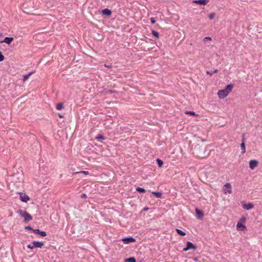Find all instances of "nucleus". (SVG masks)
Returning <instances> with one entry per match:
<instances>
[{"label": "nucleus", "mask_w": 262, "mask_h": 262, "mask_svg": "<svg viewBox=\"0 0 262 262\" xmlns=\"http://www.w3.org/2000/svg\"><path fill=\"white\" fill-rule=\"evenodd\" d=\"M233 86V84H229L226 86L225 89L219 90L217 92V95L219 98L224 99L227 97L228 94L232 91Z\"/></svg>", "instance_id": "f257e3e1"}, {"label": "nucleus", "mask_w": 262, "mask_h": 262, "mask_svg": "<svg viewBox=\"0 0 262 262\" xmlns=\"http://www.w3.org/2000/svg\"><path fill=\"white\" fill-rule=\"evenodd\" d=\"M17 213L24 218L25 222H28L32 220V216L24 210L19 209L17 211Z\"/></svg>", "instance_id": "f03ea898"}, {"label": "nucleus", "mask_w": 262, "mask_h": 262, "mask_svg": "<svg viewBox=\"0 0 262 262\" xmlns=\"http://www.w3.org/2000/svg\"><path fill=\"white\" fill-rule=\"evenodd\" d=\"M191 249L196 250V247L191 242H187L186 243V247L183 249V251H187Z\"/></svg>", "instance_id": "7ed1b4c3"}, {"label": "nucleus", "mask_w": 262, "mask_h": 262, "mask_svg": "<svg viewBox=\"0 0 262 262\" xmlns=\"http://www.w3.org/2000/svg\"><path fill=\"white\" fill-rule=\"evenodd\" d=\"M19 194L20 195V200L22 202L27 203L30 200V198L25 193L20 192Z\"/></svg>", "instance_id": "20e7f679"}, {"label": "nucleus", "mask_w": 262, "mask_h": 262, "mask_svg": "<svg viewBox=\"0 0 262 262\" xmlns=\"http://www.w3.org/2000/svg\"><path fill=\"white\" fill-rule=\"evenodd\" d=\"M258 162L256 160H251L249 162V167L251 169H254L258 166Z\"/></svg>", "instance_id": "39448f33"}, {"label": "nucleus", "mask_w": 262, "mask_h": 262, "mask_svg": "<svg viewBox=\"0 0 262 262\" xmlns=\"http://www.w3.org/2000/svg\"><path fill=\"white\" fill-rule=\"evenodd\" d=\"M242 203L243 207L246 210H250L254 207V205L252 203H246L243 202Z\"/></svg>", "instance_id": "423d86ee"}, {"label": "nucleus", "mask_w": 262, "mask_h": 262, "mask_svg": "<svg viewBox=\"0 0 262 262\" xmlns=\"http://www.w3.org/2000/svg\"><path fill=\"white\" fill-rule=\"evenodd\" d=\"M13 40L14 38L12 37H6L3 40L1 41V43L5 42L8 45H10Z\"/></svg>", "instance_id": "0eeeda50"}, {"label": "nucleus", "mask_w": 262, "mask_h": 262, "mask_svg": "<svg viewBox=\"0 0 262 262\" xmlns=\"http://www.w3.org/2000/svg\"><path fill=\"white\" fill-rule=\"evenodd\" d=\"M122 241L125 244H129L130 243L135 242L136 241V239L133 237H129L123 238Z\"/></svg>", "instance_id": "6e6552de"}, {"label": "nucleus", "mask_w": 262, "mask_h": 262, "mask_svg": "<svg viewBox=\"0 0 262 262\" xmlns=\"http://www.w3.org/2000/svg\"><path fill=\"white\" fill-rule=\"evenodd\" d=\"M224 187H225L227 189V190H226V189H224L225 193H226L227 192L229 193H231L232 192L231 186V184L229 183H226L224 185Z\"/></svg>", "instance_id": "1a4fd4ad"}, {"label": "nucleus", "mask_w": 262, "mask_h": 262, "mask_svg": "<svg viewBox=\"0 0 262 262\" xmlns=\"http://www.w3.org/2000/svg\"><path fill=\"white\" fill-rule=\"evenodd\" d=\"M209 2V0H194L193 1V3L200 5H206Z\"/></svg>", "instance_id": "9d476101"}, {"label": "nucleus", "mask_w": 262, "mask_h": 262, "mask_svg": "<svg viewBox=\"0 0 262 262\" xmlns=\"http://www.w3.org/2000/svg\"><path fill=\"white\" fill-rule=\"evenodd\" d=\"M245 134L243 133L242 134V142L241 144V149L242 150L243 153L245 152Z\"/></svg>", "instance_id": "9b49d317"}, {"label": "nucleus", "mask_w": 262, "mask_h": 262, "mask_svg": "<svg viewBox=\"0 0 262 262\" xmlns=\"http://www.w3.org/2000/svg\"><path fill=\"white\" fill-rule=\"evenodd\" d=\"M34 248H41L43 246V243L41 242L35 241L32 243Z\"/></svg>", "instance_id": "f8f14e48"}, {"label": "nucleus", "mask_w": 262, "mask_h": 262, "mask_svg": "<svg viewBox=\"0 0 262 262\" xmlns=\"http://www.w3.org/2000/svg\"><path fill=\"white\" fill-rule=\"evenodd\" d=\"M237 229L241 231H244L246 229V227L243 223L238 222L237 224Z\"/></svg>", "instance_id": "ddd939ff"}, {"label": "nucleus", "mask_w": 262, "mask_h": 262, "mask_svg": "<svg viewBox=\"0 0 262 262\" xmlns=\"http://www.w3.org/2000/svg\"><path fill=\"white\" fill-rule=\"evenodd\" d=\"M102 12L103 15L107 16H110L112 14V11L108 9H103Z\"/></svg>", "instance_id": "4468645a"}, {"label": "nucleus", "mask_w": 262, "mask_h": 262, "mask_svg": "<svg viewBox=\"0 0 262 262\" xmlns=\"http://www.w3.org/2000/svg\"><path fill=\"white\" fill-rule=\"evenodd\" d=\"M200 148V146H198L195 147V148H194L195 154L196 155V156L200 157V158H202L203 157V155L202 153L198 152L197 151L198 148Z\"/></svg>", "instance_id": "2eb2a0df"}, {"label": "nucleus", "mask_w": 262, "mask_h": 262, "mask_svg": "<svg viewBox=\"0 0 262 262\" xmlns=\"http://www.w3.org/2000/svg\"><path fill=\"white\" fill-rule=\"evenodd\" d=\"M196 213L197 215L198 216V218H201L202 216L204 215L203 212L200 210L199 209L196 208Z\"/></svg>", "instance_id": "dca6fc26"}, {"label": "nucleus", "mask_w": 262, "mask_h": 262, "mask_svg": "<svg viewBox=\"0 0 262 262\" xmlns=\"http://www.w3.org/2000/svg\"><path fill=\"white\" fill-rule=\"evenodd\" d=\"M176 230L177 233L180 235L185 236L186 235V233L180 229H176Z\"/></svg>", "instance_id": "f3484780"}, {"label": "nucleus", "mask_w": 262, "mask_h": 262, "mask_svg": "<svg viewBox=\"0 0 262 262\" xmlns=\"http://www.w3.org/2000/svg\"><path fill=\"white\" fill-rule=\"evenodd\" d=\"M152 193L154 194L157 198H161L162 197V193L160 192H152Z\"/></svg>", "instance_id": "a211bd4d"}, {"label": "nucleus", "mask_w": 262, "mask_h": 262, "mask_svg": "<svg viewBox=\"0 0 262 262\" xmlns=\"http://www.w3.org/2000/svg\"><path fill=\"white\" fill-rule=\"evenodd\" d=\"M157 163L159 167H161L163 165V161L159 158L157 159Z\"/></svg>", "instance_id": "6ab92c4d"}, {"label": "nucleus", "mask_w": 262, "mask_h": 262, "mask_svg": "<svg viewBox=\"0 0 262 262\" xmlns=\"http://www.w3.org/2000/svg\"><path fill=\"white\" fill-rule=\"evenodd\" d=\"M56 108L58 110H61L63 108V103H57L56 106Z\"/></svg>", "instance_id": "aec40b11"}, {"label": "nucleus", "mask_w": 262, "mask_h": 262, "mask_svg": "<svg viewBox=\"0 0 262 262\" xmlns=\"http://www.w3.org/2000/svg\"><path fill=\"white\" fill-rule=\"evenodd\" d=\"M136 190L138 192H140V193H144L146 192V190L144 188H141L140 187H138L136 188Z\"/></svg>", "instance_id": "412c9836"}, {"label": "nucleus", "mask_w": 262, "mask_h": 262, "mask_svg": "<svg viewBox=\"0 0 262 262\" xmlns=\"http://www.w3.org/2000/svg\"><path fill=\"white\" fill-rule=\"evenodd\" d=\"M127 262H136V259L134 257H132L126 259Z\"/></svg>", "instance_id": "4be33fe9"}, {"label": "nucleus", "mask_w": 262, "mask_h": 262, "mask_svg": "<svg viewBox=\"0 0 262 262\" xmlns=\"http://www.w3.org/2000/svg\"><path fill=\"white\" fill-rule=\"evenodd\" d=\"M152 35L156 37V38H159V33L157 32V31H156L155 30H152Z\"/></svg>", "instance_id": "5701e85b"}, {"label": "nucleus", "mask_w": 262, "mask_h": 262, "mask_svg": "<svg viewBox=\"0 0 262 262\" xmlns=\"http://www.w3.org/2000/svg\"><path fill=\"white\" fill-rule=\"evenodd\" d=\"M33 73V72H31L30 73H29V74H27L25 75H24V81H26V80H27L29 77H30V76Z\"/></svg>", "instance_id": "b1692460"}, {"label": "nucleus", "mask_w": 262, "mask_h": 262, "mask_svg": "<svg viewBox=\"0 0 262 262\" xmlns=\"http://www.w3.org/2000/svg\"><path fill=\"white\" fill-rule=\"evenodd\" d=\"M185 114H189L191 116H196L197 115L195 114V113L194 112H191V111H186L185 112Z\"/></svg>", "instance_id": "393cba45"}, {"label": "nucleus", "mask_w": 262, "mask_h": 262, "mask_svg": "<svg viewBox=\"0 0 262 262\" xmlns=\"http://www.w3.org/2000/svg\"><path fill=\"white\" fill-rule=\"evenodd\" d=\"M38 235H39L40 236H41L42 237H45L47 235V233L43 231H40Z\"/></svg>", "instance_id": "a878e982"}, {"label": "nucleus", "mask_w": 262, "mask_h": 262, "mask_svg": "<svg viewBox=\"0 0 262 262\" xmlns=\"http://www.w3.org/2000/svg\"><path fill=\"white\" fill-rule=\"evenodd\" d=\"M96 139L97 140H104L105 139V137L102 135H99L98 136L96 137Z\"/></svg>", "instance_id": "bb28decb"}, {"label": "nucleus", "mask_w": 262, "mask_h": 262, "mask_svg": "<svg viewBox=\"0 0 262 262\" xmlns=\"http://www.w3.org/2000/svg\"><path fill=\"white\" fill-rule=\"evenodd\" d=\"M215 15V13H211L209 14V15H208V17L210 19H212L214 18Z\"/></svg>", "instance_id": "cd10ccee"}, {"label": "nucleus", "mask_w": 262, "mask_h": 262, "mask_svg": "<svg viewBox=\"0 0 262 262\" xmlns=\"http://www.w3.org/2000/svg\"><path fill=\"white\" fill-rule=\"evenodd\" d=\"M5 59V57L0 51V61H3Z\"/></svg>", "instance_id": "c85d7f7f"}, {"label": "nucleus", "mask_w": 262, "mask_h": 262, "mask_svg": "<svg viewBox=\"0 0 262 262\" xmlns=\"http://www.w3.org/2000/svg\"><path fill=\"white\" fill-rule=\"evenodd\" d=\"M246 217L245 216H242L241 219H240V220H239V222L243 223H245L246 222Z\"/></svg>", "instance_id": "c756f323"}, {"label": "nucleus", "mask_w": 262, "mask_h": 262, "mask_svg": "<svg viewBox=\"0 0 262 262\" xmlns=\"http://www.w3.org/2000/svg\"><path fill=\"white\" fill-rule=\"evenodd\" d=\"M25 229L26 230H31L32 231H33V230L32 227L31 226H27L25 227Z\"/></svg>", "instance_id": "7c9ffc66"}, {"label": "nucleus", "mask_w": 262, "mask_h": 262, "mask_svg": "<svg viewBox=\"0 0 262 262\" xmlns=\"http://www.w3.org/2000/svg\"><path fill=\"white\" fill-rule=\"evenodd\" d=\"M40 230L39 229H34L33 230V232L35 233V234H39V232Z\"/></svg>", "instance_id": "2f4dec72"}, {"label": "nucleus", "mask_w": 262, "mask_h": 262, "mask_svg": "<svg viewBox=\"0 0 262 262\" xmlns=\"http://www.w3.org/2000/svg\"><path fill=\"white\" fill-rule=\"evenodd\" d=\"M106 93H110V94H112V93H116V91H114V90H107L106 91Z\"/></svg>", "instance_id": "473e14b6"}, {"label": "nucleus", "mask_w": 262, "mask_h": 262, "mask_svg": "<svg viewBox=\"0 0 262 262\" xmlns=\"http://www.w3.org/2000/svg\"><path fill=\"white\" fill-rule=\"evenodd\" d=\"M84 173L85 174H89V171H82L76 172L75 173Z\"/></svg>", "instance_id": "72a5a7b5"}, {"label": "nucleus", "mask_w": 262, "mask_h": 262, "mask_svg": "<svg viewBox=\"0 0 262 262\" xmlns=\"http://www.w3.org/2000/svg\"><path fill=\"white\" fill-rule=\"evenodd\" d=\"M150 21H151V23L152 24H155L156 23V20H155V18H154V17H151L150 18Z\"/></svg>", "instance_id": "f704fd0d"}, {"label": "nucleus", "mask_w": 262, "mask_h": 262, "mask_svg": "<svg viewBox=\"0 0 262 262\" xmlns=\"http://www.w3.org/2000/svg\"><path fill=\"white\" fill-rule=\"evenodd\" d=\"M27 247L30 249H32L34 248V246H33V244H29L27 245Z\"/></svg>", "instance_id": "c9c22d12"}, {"label": "nucleus", "mask_w": 262, "mask_h": 262, "mask_svg": "<svg viewBox=\"0 0 262 262\" xmlns=\"http://www.w3.org/2000/svg\"><path fill=\"white\" fill-rule=\"evenodd\" d=\"M211 40V38L210 37H205L204 38V41H206V40Z\"/></svg>", "instance_id": "e433bc0d"}, {"label": "nucleus", "mask_w": 262, "mask_h": 262, "mask_svg": "<svg viewBox=\"0 0 262 262\" xmlns=\"http://www.w3.org/2000/svg\"><path fill=\"white\" fill-rule=\"evenodd\" d=\"M86 197V195L85 193H82L81 194V198H85Z\"/></svg>", "instance_id": "4c0bfd02"}, {"label": "nucleus", "mask_w": 262, "mask_h": 262, "mask_svg": "<svg viewBox=\"0 0 262 262\" xmlns=\"http://www.w3.org/2000/svg\"><path fill=\"white\" fill-rule=\"evenodd\" d=\"M104 66H105V67L107 68H112V66H111V65L110 66V65L104 64Z\"/></svg>", "instance_id": "58836bf2"}, {"label": "nucleus", "mask_w": 262, "mask_h": 262, "mask_svg": "<svg viewBox=\"0 0 262 262\" xmlns=\"http://www.w3.org/2000/svg\"><path fill=\"white\" fill-rule=\"evenodd\" d=\"M58 115L59 117L60 118H62L63 117V115H62L61 114H60L59 113L58 114Z\"/></svg>", "instance_id": "ea45409f"}, {"label": "nucleus", "mask_w": 262, "mask_h": 262, "mask_svg": "<svg viewBox=\"0 0 262 262\" xmlns=\"http://www.w3.org/2000/svg\"><path fill=\"white\" fill-rule=\"evenodd\" d=\"M206 73L207 74H209V75H212V72H209V71H207Z\"/></svg>", "instance_id": "a19ab883"}, {"label": "nucleus", "mask_w": 262, "mask_h": 262, "mask_svg": "<svg viewBox=\"0 0 262 262\" xmlns=\"http://www.w3.org/2000/svg\"><path fill=\"white\" fill-rule=\"evenodd\" d=\"M217 72V69H215L214 70L213 72H212V73H216Z\"/></svg>", "instance_id": "79ce46f5"}, {"label": "nucleus", "mask_w": 262, "mask_h": 262, "mask_svg": "<svg viewBox=\"0 0 262 262\" xmlns=\"http://www.w3.org/2000/svg\"><path fill=\"white\" fill-rule=\"evenodd\" d=\"M2 34V33H1V34H0V36H1Z\"/></svg>", "instance_id": "37998d69"}]
</instances>
